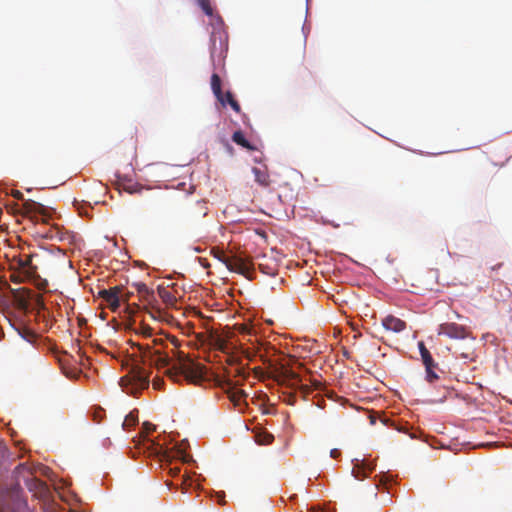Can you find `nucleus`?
<instances>
[{
    "label": "nucleus",
    "instance_id": "obj_15",
    "mask_svg": "<svg viewBox=\"0 0 512 512\" xmlns=\"http://www.w3.org/2000/svg\"><path fill=\"white\" fill-rule=\"evenodd\" d=\"M217 39L219 40V50L222 52L223 50L227 49V43L226 40L223 38L222 33L220 32H213L211 34V47H210V53L211 57H214L215 53L218 51V47L216 45Z\"/></svg>",
    "mask_w": 512,
    "mask_h": 512
},
{
    "label": "nucleus",
    "instance_id": "obj_22",
    "mask_svg": "<svg viewBox=\"0 0 512 512\" xmlns=\"http://www.w3.org/2000/svg\"><path fill=\"white\" fill-rule=\"evenodd\" d=\"M258 266H259V269L261 270V272H263L266 275L272 276V275H275V273H276L275 265L270 266L268 264L259 263Z\"/></svg>",
    "mask_w": 512,
    "mask_h": 512
},
{
    "label": "nucleus",
    "instance_id": "obj_42",
    "mask_svg": "<svg viewBox=\"0 0 512 512\" xmlns=\"http://www.w3.org/2000/svg\"><path fill=\"white\" fill-rule=\"evenodd\" d=\"M202 264H203L204 267H208L209 266L208 263H206V262H203Z\"/></svg>",
    "mask_w": 512,
    "mask_h": 512
},
{
    "label": "nucleus",
    "instance_id": "obj_28",
    "mask_svg": "<svg viewBox=\"0 0 512 512\" xmlns=\"http://www.w3.org/2000/svg\"><path fill=\"white\" fill-rule=\"evenodd\" d=\"M230 107L236 112V113H240L241 112V107L239 105V103L235 100V99H231V102H230Z\"/></svg>",
    "mask_w": 512,
    "mask_h": 512
},
{
    "label": "nucleus",
    "instance_id": "obj_34",
    "mask_svg": "<svg viewBox=\"0 0 512 512\" xmlns=\"http://www.w3.org/2000/svg\"><path fill=\"white\" fill-rule=\"evenodd\" d=\"M130 422H131L132 424H134V423H135V418H134L132 415H129V416H127V417H126V419H125V421H124V424H123V425L125 426L126 424H128V423H130Z\"/></svg>",
    "mask_w": 512,
    "mask_h": 512
},
{
    "label": "nucleus",
    "instance_id": "obj_5",
    "mask_svg": "<svg viewBox=\"0 0 512 512\" xmlns=\"http://www.w3.org/2000/svg\"><path fill=\"white\" fill-rule=\"evenodd\" d=\"M80 196L75 197L72 201L73 206L80 214L88 215V209L106 204L105 197L107 194H80Z\"/></svg>",
    "mask_w": 512,
    "mask_h": 512
},
{
    "label": "nucleus",
    "instance_id": "obj_36",
    "mask_svg": "<svg viewBox=\"0 0 512 512\" xmlns=\"http://www.w3.org/2000/svg\"><path fill=\"white\" fill-rule=\"evenodd\" d=\"M272 440H273V436H272V435H266V436H265V440H264V441H262V443H264V444H270V443L272 442Z\"/></svg>",
    "mask_w": 512,
    "mask_h": 512
},
{
    "label": "nucleus",
    "instance_id": "obj_8",
    "mask_svg": "<svg viewBox=\"0 0 512 512\" xmlns=\"http://www.w3.org/2000/svg\"><path fill=\"white\" fill-rule=\"evenodd\" d=\"M278 378L279 381L287 383L291 387H299L304 394L310 392V388L302 384L301 378L292 370L281 367L278 371Z\"/></svg>",
    "mask_w": 512,
    "mask_h": 512
},
{
    "label": "nucleus",
    "instance_id": "obj_38",
    "mask_svg": "<svg viewBox=\"0 0 512 512\" xmlns=\"http://www.w3.org/2000/svg\"><path fill=\"white\" fill-rule=\"evenodd\" d=\"M312 385H313L314 389H319L321 386V383L317 380H313Z\"/></svg>",
    "mask_w": 512,
    "mask_h": 512
},
{
    "label": "nucleus",
    "instance_id": "obj_9",
    "mask_svg": "<svg viewBox=\"0 0 512 512\" xmlns=\"http://www.w3.org/2000/svg\"><path fill=\"white\" fill-rule=\"evenodd\" d=\"M32 255L27 254L23 256L14 257L13 262L17 269L22 271L25 276L31 277L36 273L37 267L32 264Z\"/></svg>",
    "mask_w": 512,
    "mask_h": 512
},
{
    "label": "nucleus",
    "instance_id": "obj_13",
    "mask_svg": "<svg viewBox=\"0 0 512 512\" xmlns=\"http://www.w3.org/2000/svg\"><path fill=\"white\" fill-rule=\"evenodd\" d=\"M114 189L117 190L118 192H138L137 189L134 187L133 180L127 176L121 177L119 175H116Z\"/></svg>",
    "mask_w": 512,
    "mask_h": 512
},
{
    "label": "nucleus",
    "instance_id": "obj_24",
    "mask_svg": "<svg viewBox=\"0 0 512 512\" xmlns=\"http://www.w3.org/2000/svg\"><path fill=\"white\" fill-rule=\"evenodd\" d=\"M152 331V328L146 324H141L140 327L136 330L137 333L141 334L144 337H151Z\"/></svg>",
    "mask_w": 512,
    "mask_h": 512
},
{
    "label": "nucleus",
    "instance_id": "obj_39",
    "mask_svg": "<svg viewBox=\"0 0 512 512\" xmlns=\"http://www.w3.org/2000/svg\"><path fill=\"white\" fill-rule=\"evenodd\" d=\"M16 495H18V492H19V486L17 485L15 488H14V491H13Z\"/></svg>",
    "mask_w": 512,
    "mask_h": 512
},
{
    "label": "nucleus",
    "instance_id": "obj_25",
    "mask_svg": "<svg viewBox=\"0 0 512 512\" xmlns=\"http://www.w3.org/2000/svg\"><path fill=\"white\" fill-rule=\"evenodd\" d=\"M194 208L197 209L202 216L207 215V206L205 201H197Z\"/></svg>",
    "mask_w": 512,
    "mask_h": 512
},
{
    "label": "nucleus",
    "instance_id": "obj_29",
    "mask_svg": "<svg viewBox=\"0 0 512 512\" xmlns=\"http://www.w3.org/2000/svg\"><path fill=\"white\" fill-rule=\"evenodd\" d=\"M131 146H130V153L131 155L134 157L136 155V150H137V144H136V140L133 139V137H131Z\"/></svg>",
    "mask_w": 512,
    "mask_h": 512
},
{
    "label": "nucleus",
    "instance_id": "obj_32",
    "mask_svg": "<svg viewBox=\"0 0 512 512\" xmlns=\"http://www.w3.org/2000/svg\"><path fill=\"white\" fill-rule=\"evenodd\" d=\"M169 473L171 474V476H177L180 473V468L179 467H170Z\"/></svg>",
    "mask_w": 512,
    "mask_h": 512
},
{
    "label": "nucleus",
    "instance_id": "obj_3",
    "mask_svg": "<svg viewBox=\"0 0 512 512\" xmlns=\"http://www.w3.org/2000/svg\"><path fill=\"white\" fill-rule=\"evenodd\" d=\"M120 385L126 393L136 395L139 391L148 388L149 373L138 364L133 365L127 375L120 379Z\"/></svg>",
    "mask_w": 512,
    "mask_h": 512
},
{
    "label": "nucleus",
    "instance_id": "obj_30",
    "mask_svg": "<svg viewBox=\"0 0 512 512\" xmlns=\"http://www.w3.org/2000/svg\"><path fill=\"white\" fill-rule=\"evenodd\" d=\"M231 99H234V96L230 91H227L226 93H224V100L226 101V105L230 104Z\"/></svg>",
    "mask_w": 512,
    "mask_h": 512
},
{
    "label": "nucleus",
    "instance_id": "obj_21",
    "mask_svg": "<svg viewBox=\"0 0 512 512\" xmlns=\"http://www.w3.org/2000/svg\"><path fill=\"white\" fill-rule=\"evenodd\" d=\"M197 3L206 15L212 16L213 8L210 4V0H197Z\"/></svg>",
    "mask_w": 512,
    "mask_h": 512
},
{
    "label": "nucleus",
    "instance_id": "obj_31",
    "mask_svg": "<svg viewBox=\"0 0 512 512\" xmlns=\"http://www.w3.org/2000/svg\"><path fill=\"white\" fill-rule=\"evenodd\" d=\"M144 429L147 433L151 432V431H154L155 430V426L151 423H148V422H145L144 423Z\"/></svg>",
    "mask_w": 512,
    "mask_h": 512
},
{
    "label": "nucleus",
    "instance_id": "obj_37",
    "mask_svg": "<svg viewBox=\"0 0 512 512\" xmlns=\"http://www.w3.org/2000/svg\"><path fill=\"white\" fill-rule=\"evenodd\" d=\"M162 382L160 380H154L153 381V387L155 389H160Z\"/></svg>",
    "mask_w": 512,
    "mask_h": 512
},
{
    "label": "nucleus",
    "instance_id": "obj_14",
    "mask_svg": "<svg viewBox=\"0 0 512 512\" xmlns=\"http://www.w3.org/2000/svg\"><path fill=\"white\" fill-rule=\"evenodd\" d=\"M211 89L213 94L217 98V100L223 105L226 106V101L224 100V93L221 88V79L218 74L213 73L211 76Z\"/></svg>",
    "mask_w": 512,
    "mask_h": 512
},
{
    "label": "nucleus",
    "instance_id": "obj_16",
    "mask_svg": "<svg viewBox=\"0 0 512 512\" xmlns=\"http://www.w3.org/2000/svg\"><path fill=\"white\" fill-rule=\"evenodd\" d=\"M418 347L425 368H428L430 366H438V363L434 361L431 353L429 352V350L426 348L425 344L422 341L418 343Z\"/></svg>",
    "mask_w": 512,
    "mask_h": 512
},
{
    "label": "nucleus",
    "instance_id": "obj_33",
    "mask_svg": "<svg viewBox=\"0 0 512 512\" xmlns=\"http://www.w3.org/2000/svg\"><path fill=\"white\" fill-rule=\"evenodd\" d=\"M130 293H126V294H123L122 292L120 293V301H124V302H128L129 299H130Z\"/></svg>",
    "mask_w": 512,
    "mask_h": 512
},
{
    "label": "nucleus",
    "instance_id": "obj_1",
    "mask_svg": "<svg viewBox=\"0 0 512 512\" xmlns=\"http://www.w3.org/2000/svg\"><path fill=\"white\" fill-rule=\"evenodd\" d=\"M162 344L163 339H154L152 345L137 344L143 364H149L158 369L165 368V374L174 382L186 381L189 384H200L209 379L206 366L182 353H178L177 359L172 362L167 354L156 348Z\"/></svg>",
    "mask_w": 512,
    "mask_h": 512
},
{
    "label": "nucleus",
    "instance_id": "obj_43",
    "mask_svg": "<svg viewBox=\"0 0 512 512\" xmlns=\"http://www.w3.org/2000/svg\"><path fill=\"white\" fill-rule=\"evenodd\" d=\"M220 503L224 504L225 503L224 499H220Z\"/></svg>",
    "mask_w": 512,
    "mask_h": 512
},
{
    "label": "nucleus",
    "instance_id": "obj_4",
    "mask_svg": "<svg viewBox=\"0 0 512 512\" xmlns=\"http://www.w3.org/2000/svg\"><path fill=\"white\" fill-rule=\"evenodd\" d=\"M215 257L230 271L237 272L249 279H252L253 268L249 260L238 255L227 256L223 251L215 253Z\"/></svg>",
    "mask_w": 512,
    "mask_h": 512
},
{
    "label": "nucleus",
    "instance_id": "obj_7",
    "mask_svg": "<svg viewBox=\"0 0 512 512\" xmlns=\"http://www.w3.org/2000/svg\"><path fill=\"white\" fill-rule=\"evenodd\" d=\"M468 334L469 332L465 326L454 322L442 323L438 328V335H445L451 339H465Z\"/></svg>",
    "mask_w": 512,
    "mask_h": 512
},
{
    "label": "nucleus",
    "instance_id": "obj_40",
    "mask_svg": "<svg viewBox=\"0 0 512 512\" xmlns=\"http://www.w3.org/2000/svg\"><path fill=\"white\" fill-rule=\"evenodd\" d=\"M11 192L16 193V192H20V191L17 189H11Z\"/></svg>",
    "mask_w": 512,
    "mask_h": 512
},
{
    "label": "nucleus",
    "instance_id": "obj_18",
    "mask_svg": "<svg viewBox=\"0 0 512 512\" xmlns=\"http://www.w3.org/2000/svg\"><path fill=\"white\" fill-rule=\"evenodd\" d=\"M255 180L260 183L262 186H267L269 183V175L267 174L266 170H262L260 168L254 167L252 169Z\"/></svg>",
    "mask_w": 512,
    "mask_h": 512
},
{
    "label": "nucleus",
    "instance_id": "obj_17",
    "mask_svg": "<svg viewBox=\"0 0 512 512\" xmlns=\"http://www.w3.org/2000/svg\"><path fill=\"white\" fill-rule=\"evenodd\" d=\"M232 141L235 142L237 145L247 149V150H255L256 147L252 145L244 136L242 131L238 130L235 131L232 135Z\"/></svg>",
    "mask_w": 512,
    "mask_h": 512
},
{
    "label": "nucleus",
    "instance_id": "obj_10",
    "mask_svg": "<svg viewBox=\"0 0 512 512\" xmlns=\"http://www.w3.org/2000/svg\"><path fill=\"white\" fill-rule=\"evenodd\" d=\"M217 383L220 387H228L227 394L230 401L235 406H240L244 397H246V393L243 390H235L232 386V381L230 379L217 380Z\"/></svg>",
    "mask_w": 512,
    "mask_h": 512
},
{
    "label": "nucleus",
    "instance_id": "obj_11",
    "mask_svg": "<svg viewBox=\"0 0 512 512\" xmlns=\"http://www.w3.org/2000/svg\"><path fill=\"white\" fill-rule=\"evenodd\" d=\"M382 325L386 330L400 333L406 329V322L393 315H388L382 320Z\"/></svg>",
    "mask_w": 512,
    "mask_h": 512
},
{
    "label": "nucleus",
    "instance_id": "obj_20",
    "mask_svg": "<svg viewBox=\"0 0 512 512\" xmlns=\"http://www.w3.org/2000/svg\"><path fill=\"white\" fill-rule=\"evenodd\" d=\"M159 296L167 304H173L176 301L175 296L167 289H159Z\"/></svg>",
    "mask_w": 512,
    "mask_h": 512
},
{
    "label": "nucleus",
    "instance_id": "obj_26",
    "mask_svg": "<svg viewBox=\"0 0 512 512\" xmlns=\"http://www.w3.org/2000/svg\"><path fill=\"white\" fill-rule=\"evenodd\" d=\"M135 287H136V290L138 291V293H140V294L145 295V294H149V292H150L149 288L144 283H136Z\"/></svg>",
    "mask_w": 512,
    "mask_h": 512
},
{
    "label": "nucleus",
    "instance_id": "obj_35",
    "mask_svg": "<svg viewBox=\"0 0 512 512\" xmlns=\"http://www.w3.org/2000/svg\"><path fill=\"white\" fill-rule=\"evenodd\" d=\"M339 455H340V451H339L338 449H332V450L330 451V456H331L332 458H337Z\"/></svg>",
    "mask_w": 512,
    "mask_h": 512
},
{
    "label": "nucleus",
    "instance_id": "obj_41",
    "mask_svg": "<svg viewBox=\"0 0 512 512\" xmlns=\"http://www.w3.org/2000/svg\"><path fill=\"white\" fill-rule=\"evenodd\" d=\"M180 186H185V183H180L177 188H180Z\"/></svg>",
    "mask_w": 512,
    "mask_h": 512
},
{
    "label": "nucleus",
    "instance_id": "obj_27",
    "mask_svg": "<svg viewBox=\"0 0 512 512\" xmlns=\"http://www.w3.org/2000/svg\"><path fill=\"white\" fill-rule=\"evenodd\" d=\"M58 235V230L55 228H50L48 232L44 233L42 236L48 239H54Z\"/></svg>",
    "mask_w": 512,
    "mask_h": 512
},
{
    "label": "nucleus",
    "instance_id": "obj_23",
    "mask_svg": "<svg viewBox=\"0 0 512 512\" xmlns=\"http://www.w3.org/2000/svg\"><path fill=\"white\" fill-rule=\"evenodd\" d=\"M269 350H270V348H264V353H262V351H261V350H259V357L261 358V360L263 361V363H265V364L267 363V364L269 365V367H273V366H274V364L272 363V360H270V359L268 358ZM271 350H273V351H274V348H273V347H271Z\"/></svg>",
    "mask_w": 512,
    "mask_h": 512
},
{
    "label": "nucleus",
    "instance_id": "obj_19",
    "mask_svg": "<svg viewBox=\"0 0 512 512\" xmlns=\"http://www.w3.org/2000/svg\"><path fill=\"white\" fill-rule=\"evenodd\" d=\"M437 369H438V366H430L428 368H425V372H426L425 379L427 382L433 383L434 381H436L439 378L438 374L436 373Z\"/></svg>",
    "mask_w": 512,
    "mask_h": 512
},
{
    "label": "nucleus",
    "instance_id": "obj_2",
    "mask_svg": "<svg viewBox=\"0 0 512 512\" xmlns=\"http://www.w3.org/2000/svg\"><path fill=\"white\" fill-rule=\"evenodd\" d=\"M17 200L12 204H8V209L15 215H22L29 218L33 222L47 223L51 217L52 209L40 202L32 199H25L23 194H11Z\"/></svg>",
    "mask_w": 512,
    "mask_h": 512
},
{
    "label": "nucleus",
    "instance_id": "obj_12",
    "mask_svg": "<svg viewBox=\"0 0 512 512\" xmlns=\"http://www.w3.org/2000/svg\"><path fill=\"white\" fill-rule=\"evenodd\" d=\"M356 461L357 463L352 469V474L356 479L363 480L368 476V473H371L374 470V465L365 460H362L361 462L358 460Z\"/></svg>",
    "mask_w": 512,
    "mask_h": 512
},
{
    "label": "nucleus",
    "instance_id": "obj_6",
    "mask_svg": "<svg viewBox=\"0 0 512 512\" xmlns=\"http://www.w3.org/2000/svg\"><path fill=\"white\" fill-rule=\"evenodd\" d=\"M121 292H123V288L121 286H114L109 289H100L97 296L106 303L111 311L115 312L120 307Z\"/></svg>",
    "mask_w": 512,
    "mask_h": 512
}]
</instances>
